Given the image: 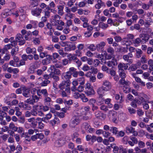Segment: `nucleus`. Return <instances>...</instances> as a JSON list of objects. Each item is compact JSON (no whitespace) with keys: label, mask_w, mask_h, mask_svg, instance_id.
Instances as JSON below:
<instances>
[{"label":"nucleus","mask_w":153,"mask_h":153,"mask_svg":"<svg viewBox=\"0 0 153 153\" xmlns=\"http://www.w3.org/2000/svg\"><path fill=\"white\" fill-rule=\"evenodd\" d=\"M25 102L26 103H28L30 105H33L35 103V100L34 99L32 98H28L25 101Z\"/></svg>","instance_id":"c03bdc74"},{"label":"nucleus","mask_w":153,"mask_h":153,"mask_svg":"<svg viewBox=\"0 0 153 153\" xmlns=\"http://www.w3.org/2000/svg\"><path fill=\"white\" fill-rule=\"evenodd\" d=\"M136 51V56L137 57L139 58L140 57L142 54L143 51L140 49H137L135 50Z\"/></svg>","instance_id":"a19ab883"},{"label":"nucleus","mask_w":153,"mask_h":153,"mask_svg":"<svg viewBox=\"0 0 153 153\" xmlns=\"http://www.w3.org/2000/svg\"><path fill=\"white\" fill-rule=\"evenodd\" d=\"M103 55L104 56L105 58V59H110L112 57V56H111L112 55H111V54H108L106 52H105Z\"/></svg>","instance_id":"13d9d810"},{"label":"nucleus","mask_w":153,"mask_h":153,"mask_svg":"<svg viewBox=\"0 0 153 153\" xmlns=\"http://www.w3.org/2000/svg\"><path fill=\"white\" fill-rule=\"evenodd\" d=\"M19 49V48L17 46H15L13 48L10 52L11 55L13 56H15L17 53Z\"/></svg>","instance_id":"7c9ffc66"},{"label":"nucleus","mask_w":153,"mask_h":153,"mask_svg":"<svg viewBox=\"0 0 153 153\" xmlns=\"http://www.w3.org/2000/svg\"><path fill=\"white\" fill-rule=\"evenodd\" d=\"M105 100V98L102 96H99L96 102V104L98 105H100Z\"/></svg>","instance_id":"bb28decb"},{"label":"nucleus","mask_w":153,"mask_h":153,"mask_svg":"<svg viewBox=\"0 0 153 153\" xmlns=\"http://www.w3.org/2000/svg\"><path fill=\"white\" fill-rule=\"evenodd\" d=\"M139 37L132 40V43L135 47H137L140 45V43H141Z\"/></svg>","instance_id":"cd10ccee"},{"label":"nucleus","mask_w":153,"mask_h":153,"mask_svg":"<svg viewBox=\"0 0 153 153\" xmlns=\"http://www.w3.org/2000/svg\"><path fill=\"white\" fill-rule=\"evenodd\" d=\"M117 113L113 111H109L108 114V116L110 119H112L115 117H117Z\"/></svg>","instance_id":"5701e85b"},{"label":"nucleus","mask_w":153,"mask_h":153,"mask_svg":"<svg viewBox=\"0 0 153 153\" xmlns=\"http://www.w3.org/2000/svg\"><path fill=\"white\" fill-rule=\"evenodd\" d=\"M58 13L60 15H62L64 14V7L62 5H59L57 6Z\"/></svg>","instance_id":"c85d7f7f"},{"label":"nucleus","mask_w":153,"mask_h":153,"mask_svg":"<svg viewBox=\"0 0 153 153\" xmlns=\"http://www.w3.org/2000/svg\"><path fill=\"white\" fill-rule=\"evenodd\" d=\"M134 129L132 127H127L126 128V130L127 133H132L134 131Z\"/></svg>","instance_id":"603ef678"},{"label":"nucleus","mask_w":153,"mask_h":153,"mask_svg":"<svg viewBox=\"0 0 153 153\" xmlns=\"http://www.w3.org/2000/svg\"><path fill=\"white\" fill-rule=\"evenodd\" d=\"M95 116L97 118L101 120H104L106 118V115L105 114L101 113L100 111H97L95 113Z\"/></svg>","instance_id":"1a4fd4ad"},{"label":"nucleus","mask_w":153,"mask_h":153,"mask_svg":"<svg viewBox=\"0 0 153 153\" xmlns=\"http://www.w3.org/2000/svg\"><path fill=\"white\" fill-rule=\"evenodd\" d=\"M30 104L28 103H26L25 102L24 103V110H30L32 108V107Z\"/></svg>","instance_id":"79ce46f5"},{"label":"nucleus","mask_w":153,"mask_h":153,"mask_svg":"<svg viewBox=\"0 0 153 153\" xmlns=\"http://www.w3.org/2000/svg\"><path fill=\"white\" fill-rule=\"evenodd\" d=\"M8 127L7 126H5L3 128H0V134H2L4 132L8 131Z\"/></svg>","instance_id":"864d4df0"},{"label":"nucleus","mask_w":153,"mask_h":153,"mask_svg":"<svg viewBox=\"0 0 153 153\" xmlns=\"http://www.w3.org/2000/svg\"><path fill=\"white\" fill-rule=\"evenodd\" d=\"M7 71L10 73H13L15 74L18 73L19 71V70L18 68H14L12 69L11 68H7Z\"/></svg>","instance_id":"e433bc0d"},{"label":"nucleus","mask_w":153,"mask_h":153,"mask_svg":"<svg viewBox=\"0 0 153 153\" xmlns=\"http://www.w3.org/2000/svg\"><path fill=\"white\" fill-rule=\"evenodd\" d=\"M78 81L80 82L79 84L81 85H84L85 83V79L83 77H80L77 79Z\"/></svg>","instance_id":"774afa93"},{"label":"nucleus","mask_w":153,"mask_h":153,"mask_svg":"<svg viewBox=\"0 0 153 153\" xmlns=\"http://www.w3.org/2000/svg\"><path fill=\"white\" fill-rule=\"evenodd\" d=\"M89 73H87L85 76L87 77H90L91 75V73L96 74L97 72V68H91L89 71Z\"/></svg>","instance_id":"6ab92c4d"},{"label":"nucleus","mask_w":153,"mask_h":153,"mask_svg":"<svg viewBox=\"0 0 153 153\" xmlns=\"http://www.w3.org/2000/svg\"><path fill=\"white\" fill-rule=\"evenodd\" d=\"M142 8L146 10H148L149 8V5L145 3H143L142 4Z\"/></svg>","instance_id":"338daca9"},{"label":"nucleus","mask_w":153,"mask_h":153,"mask_svg":"<svg viewBox=\"0 0 153 153\" xmlns=\"http://www.w3.org/2000/svg\"><path fill=\"white\" fill-rule=\"evenodd\" d=\"M71 73H70L69 71L67 72L64 74V76L62 78L63 80L66 79V81H70L69 79L71 78Z\"/></svg>","instance_id":"c756f323"},{"label":"nucleus","mask_w":153,"mask_h":153,"mask_svg":"<svg viewBox=\"0 0 153 153\" xmlns=\"http://www.w3.org/2000/svg\"><path fill=\"white\" fill-rule=\"evenodd\" d=\"M15 41H13L11 42L12 43H14V45L16 44V42H19L20 45H22L25 43V41L24 39L23 36L20 34L17 35Z\"/></svg>","instance_id":"7ed1b4c3"},{"label":"nucleus","mask_w":153,"mask_h":153,"mask_svg":"<svg viewBox=\"0 0 153 153\" xmlns=\"http://www.w3.org/2000/svg\"><path fill=\"white\" fill-rule=\"evenodd\" d=\"M103 85L105 87H104V88H105L107 89V91L110 89L111 88V85L110 83L108 81H105L103 82Z\"/></svg>","instance_id":"f704fd0d"},{"label":"nucleus","mask_w":153,"mask_h":153,"mask_svg":"<svg viewBox=\"0 0 153 153\" xmlns=\"http://www.w3.org/2000/svg\"><path fill=\"white\" fill-rule=\"evenodd\" d=\"M94 56L102 60L104 59V55L102 53L100 54L97 52L94 53Z\"/></svg>","instance_id":"c9c22d12"},{"label":"nucleus","mask_w":153,"mask_h":153,"mask_svg":"<svg viewBox=\"0 0 153 153\" xmlns=\"http://www.w3.org/2000/svg\"><path fill=\"white\" fill-rule=\"evenodd\" d=\"M37 94L39 96H41L42 94L44 97L48 96V94L47 90L46 89L37 90Z\"/></svg>","instance_id":"0eeeda50"},{"label":"nucleus","mask_w":153,"mask_h":153,"mask_svg":"<svg viewBox=\"0 0 153 153\" xmlns=\"http://www.w3.org/2000/svg\"><path fill=\"white\" fill-rule=\"evenodd\" d=\"M139 147L140 148H143L145 146V143L142 141H139L138 142Z\"/></svg>","instance_id":"69168bd1"},{"label":"nucleus","mask_w":153,"mask_h":153,"mask_svg":"<svg viewBox=\"0 0 153 153\" xmlns=\"http://www.w3.org/2000/svg\"><path fill=\"white\" fill-rule=\"evenodd\" d=\"M110 131H112V133L114 134H117L118 132V129L117 128L114 127H112L111 128Z\"/></svg>","instance_id":"3c124183"},{"label":"nucleus","mask_w":153,"mask_h":153,"mask_svg":"<svg viewBox=\"0 0 153 153\" xmlns=\"http://www.w3.org/2000/svg\"><path fill=\"white\" fill-rule=\"evenodd\" d=\"M81 128L83 130H85L90 133H92L94 131V129L91 128L89 124L87 122L83 123L81 125Z\"/></svg>","instance_id":"f03ea898"},{"label":"nucleus","mask_w":153,"mask_h":153,"mask_svg":"<svg viewBox=\"0 0 153 153\" xmlns=\"http://www.w3.org/2000/svg\"><path fill=\"white\" fill-rule=\"evenodd\" d=\"M15 45H14V43L12 44H9L7 45H5L4 46V49L2 50V52L4 53V50L7 51L8 49H10L11 48V46H13Z\"/></svg>","instance_id":"a18cd8bd"},{"label":"nucleus","mask_w":153,"mask_h":153,"mask_svg":"<svg viewBox=\"0 0 153 153\" xmlns=\"http://www.w3.org/2000/svg\"><path fill=\"white\" fill-rule=\"evenodd\" d=\"M13 57L14 60H11L9 62V64L11 66L14 67H17L18 65V63L19 62V59L17 57L14 56Z\"/></svg>","instance_id":"6e6552de"},{"label":"nucleus","mask_w":153,"mask_h":153,"mask_svg":"<svg viewBox=\"0 0 153 153\" xmlns=\"http://www.w3.org/2000/svg\"><path fill=\"white\" fill-rule=\"evenodd\" d=\"M22 94L26 97L29 98L31 96L30 93V90L26 88H24L23 90Z\"/></svg>","instance_id":"a211bd4d"},{"label":"nucleus","mask_w":153,"mask_h":153,"mask_svg":"<svg viewBox=\"0 0 153 153\" xmlns=\"http://www.w3.org/2000/svg\"><path fill=\"white\" fill-rule=\"evenodd\" d=\"M8 127V129L10 128L14 131H16L17 130L18 127L15 126V124L13 123L12 122L10 123Z\"/></svg>","instance_id":"2f4dec72"},{"label":"nucleus","mask_w":153,"mask_h":153,"mask_svg":"<svg viewBox=\"0 0 153 153\" xmlns=\"http://www.w3.org/2000/svg\"><path fill=\"white\" fill-rule=\"evenodd\" d=\"M52 56L49 55H46V58L42 61V63L43 65H47L49 64L52 60Z\"/></svg>","instance_id":"9b49d317"},{"label":"nucleus","mask_w":153,"mask_h":153,"mask_svg":"<svg viewBox=\"0 0 153 153\" xmlns=\"http://www.w3.org/2000/svg\"><path fill=\"white\" fill-rule=\"evenodd\" d=\"M49 68L48 71L51 73H54L56 74H60V71L59 70L56 68Z\"/></svg>","instance_id":"4468645a"},{"label":"nucleus","mask_w":153,"mask_h":153,"mask_svg":"<svg viewBox=\"0 0 153 153\" xmlns=\"http://www.w3.org/2000/svg\"><path fill=\"white\" fill-rule=\"evenodd\" d=\"M106 43L104 42H101L96 45L97 50L98 51H102Z\"/></svg>","instance_id":"9d476101"},{"label":"nucleus","mask_w":153,"mask_h":153,"mask_svg":"<svg viewBox=\"0 0 153 153\" xmlns=\"http://www.w3.org/2000/svg\"><path fill=\"white\" fill-rule=\"evenodd\" d=\"M80 98L82 100L83 102H86L88 100V98L85 97V95L83 94H81Z\"/></svg>","instance_id":"5fc2aeb1"},{"label":"nucleus","mask_w":153,"mask_h":153,"mask_svg":"<svg viewBox=\"0 0 153 153\" xmlns=\"http://www.w3.org/2000/svg\"><path fill=\"white\" fill-rule=\"evenodd\" d=\"M27 53L28 54L32 53L33 54L36 53V49L35 48H31L30 47H27L26 50Z\"/></svg>","instance_id":"4be33fe9"},{"label":"nucleus","mask_w":153,"mask_h":153,"mask_svg":"<svg viewBox=\"0 0 153 153\" xmlns=\"http://www.w3.org/2000/svg\"><path fill=\"white\" fill-rule=\"evenodd\" d=\"M139 37L141 40V43L145 44L149 40V35L145 33L140 34Z\"/></svg>","instance_id":"20e7f679"},{"label":"nucleus","mask_w":153,"mask_h":153,"mask_svg":"<svg viewBox=\"0 0 153 153\" xmlns=\"http://www.w3.org/2000/svg\"><path fill=\"white\" fill-rule=\"evenodd\" d=\"M68 60L67 59H64L62 60L61 62H60V64L59 65H56V67H59V66H61L62 65H65L68 63Z\"/></svg>","instance_id":"ea45409f"},{"label":"nucleus","mask_w":153,"mask_h":153,"mask_svg":"<svg viewBox=\"0 0 153 153\" xmlns=\"http://www.w3.org/2000/svg\"><path fill=\"white\" fill-rule=\"evenodd\" d=\"M105 3L101 0L97 1V3L95 4V8L98 9H100L102 7H105Z\"/></svg>","instance_id":"2eb2a0df"},{"label":"nucleus","mask_w":153,"mask_h":153,"mask_svg":"<svg viewBox=\"0 0 153 153\" xmlns=\"http://www.w3.org/2000/svg\"><path fill=\"white\" fill-rule=\"evenodd\" d=\"M117 65V63L116 60H113L109 61L107 63V65L108 66L113 67L116 66Z\"/></svg>","instance_id":"a878e982"},{"label":"nucleus","mask_w":153,"mask_h":153,"mask_svg":"<svg viewBox=\"0 0 153 153\" xmlns=\"http://www.w3.org/2000/svg\"><path fill=\"white\" fill-rule=\"evenodd\" d=\"M76 48V46L74 44H70L69 45V48L67 50L69 51L74 50Z\"/></svg>","instance_id":"6e6d98bb"},{"label":"nucleus","mask_w":153,"mask_h":153,"mask_svg":"<svg viewBox=\"0 0 153 153\" xmlns=\"http://www.w3.org/2000/svg\"><path fill=\"white\" fill-rule=\"evenodd\" d=\"M107 51L108 53H110L111 55H113L114 52V49L111 47H109L107 48Z\"/></svg>","instance_id":"052dcab7"},{"label":"nucleus","mask_w":153,"mask_h":153,"mask_svg":"<svg viewBox=\"0 0 153 153\" xmlns=\"http://www.w3.org/2000/svg\"><path fill=\"white\" fill-rule=\"evenodd\" d=\"M52 116V115L51 113H48L45 115V116L42 118V120L44 121L48 120L51 118Z\"/></svg>","instance_id":"37998d69"},{"label":"nucleus","mask_w":153,"mask_h":153,"mask_svg":"<svg viewBox=\"0 0 153 153\" xmlns=\"http://www.w3.org/2000/svg\"><path fill=\"white\" fill-rule=\"evenodd\" d=\"M119 83L120 84L122 85H127L130 84V82H129L126 81L124 78L120 80L119 81Z\"/></svg>","instance_id":"49530a36"},{"label":"nucleus","mask_w":153,"mask_h":153,"mask_svg":"<svg viewBox=\"0 0 153 153\" xmlns=\"http://www.w3.org/2000/svg\"><path fill=\"white\" fill-rule=\"evenodd\" d=\"M50 105H45V106L41 105L39 106V109H42L43 110L46 111H48L49 109V106Z\"/></svg>","instance_id":"8fccbe9b"},{"label":"nucleus","mask_w":153,"mask_h":153,"mask_svg":"<svg viewBox=\"0 0 153 153\" xmlns=\"http://www.w3.org/2000/svg\"><path fill=\"white\" fill-rule=\"evenodd\" d=\"M111 147L113 149V152L114 153H118L120 147H119L117 146H116V144L114 143L111 144Z\"/></svg>","instance_id":"473e14b6"},{"label":"nucleus","mask_w":153,"mask_h":153,"mask_svg":"<svg viewBox=\"0 0 153 153\" xmlns=\"http://www.w3.org/2000/svg\"><path fill=\"white\" fill-rule=\"evenodd\" d=\"M80 120L79 118L76 117L73 118L71 120L70 125L72 127H74L80 122Z\"/></svg>","instance_id":"39448f33"},{"label":"nucleus","mask_w":153,"mask_h":153,"mask_svg":"<svg viewBox=\"0 0 153 153\" xmlns=\"http://www.w3.org/2000/svg\"><path fill=\"white\" fill-rule=\"evenodd\" d=\"M60 122V121L57 117H55L54 119L50 121V123L52 126H54L56 124H58Z\"/></svg>","instance_id":"393cba45"},{"label":"nucleus","mask_w":153,"mask_h":153,"mask_svg":"<svg viewBox=\"0 0 153 153\" xmlns=\"http://www.w3.org/2000/svg\"><path fill=\"white\" fill-rule=\"evenodd\" d=\"M42 11V9L39 7H37L31 11V14L33 16L37 17L41 16V13Z\"/></svg>","instance_id":"423d86ee"},{"label":"nucleus","mask_w":153,"mask_h":153,"mask_svg":"<svg viewBox=\"0 0 153 153\" xmlns=\"http://www.w3.org/2000/svg\"><path fill=\"white\" fill-rule=\"evenodd\" d=\"M92 115L89 113H85L84 115L82 116V118L84 120H88L91 119Z\"/></svg>","instance_id":"b1692460"},{"label":"nucleus","mask_w":153,"mask_h":153,"mask_svg":"<svg viewBox=\"0 0 153 153\" xmlns=\"http://www.w3.org/2000/svg\"><path fill=\"white\" fill-rule=\"evenodd\" d=\"M59 39L58 37L56 36H52V41L54 43L58 42L59 41Z\"/></svg>","instance_id":"e2e57ef3"},{"label":"nucleus","mask_w":153,"mask_h":153,"mask_svg":"<svg viewBox=\"0 0 153 153\" xmlns=\"http://www.w3.org/2000/svg\"><path fill=\"white\" fill-rule=\"evenodd\" d=\"M65 143V141L64 138L59 139L56 141L55 143L56 145L58 146H62Z\"/></svg>","instance_id":"aec40b11"},{"label":"nucleus","mask_w":153,"mask_h":153,"mask_svg":"<svg viewBox=\"0 0 153 153\" xmlns=\"http://www.w3.org/2000/svg\"><path fill=\"white\" fill-rule=\"evenodd\" d=\"M50 83V81L46 79L43 81L41 83L40 85L42 86H45L48 84Z\"/></svg>","instance_id":"09e8293b"},{"label":"nucleus","mask_w":153,"mask_h":153,"mask_svg":"<svg viewBox=\"0 0 153 153\" xmlns=\"http://www.w3.org/2000/svg\"><path fill=\"white\" fill-rule=\"evenodd\" d=\"M99 26L100 27L103 29H105L108 27V25L107 24H105L103 22H101L99 23Z\"/></svg>","instance_id":"58836bf2"},{"label":"nucleus","mask_w":153,"mask_h":153,"mask_svg":"<svg viewBox=\"0 0 153 153\" xmlns=\"http://www.w3.org/2000/svg\"><path fill=\"white\" fill-rule=\"evenodd\" d=\"M133 56V55L131 53H129L128 55H124L123 56V59L125 61L127 60L130 63L132 62V60L129 58H131Z\"/></svg>","instance_id":"ddd939ff"},{"label":"nucleus","mask_w":153,"mask_h":153,"mask_svg":"<svg viewBox=\"0 0 153 153\" xmlns=\"http://www.w3.org/2000/svg\"><path fill=\"white\" fill-rule=\"evenodd\" d=\"M107 91V89L104 86H102L98 88L97 90V92L99 95V96L103 97V94L104 93L105 91Z\"/></svg>","instance_id":"f8f14e48"},{"label":"nucleus","mask_w":153,"mask_h":153,"mask_svg":"<svg viewBox=\"0 0 153 153\" xmlns=\"http://www.w3.org/2000/svg\"><path fill=\"white\" fill-rule=\"evenodd\" d=\"M52 24L53 25H56V23L60 18V16L58 15H56L53 17Z\"/></svg>","instance_id":"f3484780"},{"label":"nucleus","mask_w":153,"mask_h":153,"mask_svg":"<svg viewBox=\"0 0 153 153\" xmlns=\"http://www.w3.org/2000/svg\"><path fill=\"white\" fill-rule=\"evenodd\" d=\"M86 91L85 92V93L88 95L89 96L94 94V91L92 88Z\"/></svg>","instance_id":"de8ad7c7"},{"label":"nucleus","mask_w":153,"mask_h":153,"mask_svg":"<svg viewBox=\"0 0 153 153\" xmlns=\"http://www.w3.org/2000/svg\"><path fill=\"white\" fill-rule=\"evenodd\" d=\"M16 111L15 114L18 117L21 116L22 115V112L20 111V109L18 107H16L15 108Z\"/></svg>","instance_id":"4c0bfd02"},{"label":"nucleus","mask_w":153,"mask_h":153,"mask_svg":"<svg viewBox=\"0 0 153 153\" xmlns=\"http://www.w3.org/2000/svg\"><path fill=\"white\" fill-rule=\"evenodd\" d=\"M152 22V19L151 18H147L145 20V24L146 25H150Z\"/></svg>","instance_id":"bf43d9fd"},{"label":"nucleus","mask_w":153,"mask_h":153,"mask_svg":"<svg viewBox=\"0 0 153 153\" xmlns=\"http://www.w3.org/2000/svg\"><path fill=\"white\" fill-rule=\"evenodd\" d=\"M44 103L45 105H51L52 101L51 98L48 96L44 97Z\"/></svg>","instance_id":"dca6fc26"},{"label":"nucleus","mask_w":153,"mask_h":153,"mask_svg":"<svg viewBox=\"0 0 153 153\" xmlns=\"http://www.w3.org/2000/svg\"><path fill=\"white\" fill-rule=\"evenodd\" d=\"M82 51L76 50L75 51V55L76 56L80 57L82 56Z\"/></svg>","instance_id":"0e129e2a"},{"label":"nucleus","mask_w":153,"mask_h":153,"mask_svg":"<svg viewBox=\"0 0 153 153\" xmlns=\"http://www.w3.org/2000/svg\"><path fill=\"white\" fill-rule=\"evenodd\" d=\"M131 42V41L127 38H123L122 41V44L126 46L130 45Z\"/></svg>","instance_id":"72a5a7b5"},{"label":"nucleus","mask_w":153,"mask_h":153,"mask_svg":"<svg viewBox=\"0 0 153 153\" xmlns=\"http://www.w3.org/2000/svg\"><path fill=\"white\" fill-rule=\"evenodd\" d=\"M87 3V1L86 0H84L82 1L79 2L78 4V6L79 7H84Z\"/></svg>","instance_id":"4d7b16f0"},{"label":"nucleus","mask_w":153,"mask_h":153,"mask_svg":"<svg viewBox=\"0 0 153 153\" xmlns=\"http://www.w3.org/2000/svg\"><path fill=\"white\" fill-rule=\"evenodd\" d=\"M102 134L105 137L107 138L110 136L111 133L108 131H103L102 132Z\"/></svg>","instance_id":"680f3d73"},{"label":"nucleus","mask_w":153,"mask_h":153,"mask_svg":"<svg viewBox=\"0 0 153 153\" xmlns=\"http://www.w3.org/2000/svg\"><path fill=\"white\" fill-rule=\"evenodd\" d=\"M71 84L70 81L64 80L59 85V88L61 90H64L68 93L70 92V88L69 86Z\"/></svg>","instance_id":"f257e3e1"},{"label":"nucleus","mask_w":153,"mask_h":153,"mask_svg":"<svg viewBox=\"0 0 153 153\" xmlns=\"http://www.w3.org/2000/svg\"><path fill=\"white\" fill-rule=\"evenodd\" d=\"M119 72L120 76L121 78L122 79H124L126 77V74L125 73V71L122 68H119Z\"/></svg>","instance_id":"412c9836"}]
</instances>
